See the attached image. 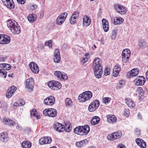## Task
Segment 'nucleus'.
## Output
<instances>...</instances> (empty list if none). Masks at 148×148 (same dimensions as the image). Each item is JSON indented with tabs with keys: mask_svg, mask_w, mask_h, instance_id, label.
<instances>
[{
	"mask_svg": "<svg viewBox=\"0 0 148 148\" xmlns=\"http://www.w3.org/2000/svg\"><path fill=\"white\" fill-rule=\"evenodd\" d=\"M3 122L5 124L10 125L11 126H14L15 125V123L14 121L5 118L3 120Z\"/></svg>",
	"mask_w": 148,
	"mask_h": 148,
	"instance_id": "34",
	"label": "nucleus"
},
{
	"mask_svg": "<svg viewBox=\"0 0 148 148\" xmlns=\"http://www.w3.org/2000/svg\"><path fill=\"white\" fill-rule=\"evenodd\" d=\"M114 68H116V70H121L120 66L118 64H116Z\"/></svg>",
	"mask_w": 148,
	"mask_h": 148,
	"instance_id": "55",
	"label": "nucleus"
},
{
	"mask_svg": "<svg viewBox=\"0 0 148 148\" xmlns=\"http://www.w3.org/2000/svg\"><path fill=\"white\" fill-rule=\"evenodd\" d=\"M3 35H0V44H2V39H3Z\"/></svg>",
	"mask_w": 148,
	"mask_h": 148,
	"instance_id": "58",
	"label": "nucleus"
},
{
	"mask_svg": "<svg viewBox=\"0 0 148 148\" xmlns=\"http://www.w3.org/2000/svg\"><path fill=\"white\" fill-rule=\"evenodd\" d=\"M48 86L51 89L57 90L60 89L62 87L60 82L55 81L52 80L48 83Z\"/></svg>",
	"mask_w": 148,
	"mask_h": 148,
	"instance_id": "5",
	"label": "nucleus"
},
{
	"mask_svg": "<svg viewBox=\"0 0 148 148\" xmlns=\"http://www.w3.org/2000/svg\"><path fill=\"white\" fill-rule=\"evenodd\" d=\"M115 10L121 14H124L126 12V8L123 5L116 4L114 5Z\"/></svg>",
	"mask_w": 148,
	"mask_h": 148,
	"instance_id": "11",
	"label": "nucleus"
},
{
	"mask_svg": "<svg viewBox=\"0 0 148 148\" xmlns=\"http://www.w3.org/2000/svg\"><path fill=\"white\" fill-rule=\"evenodd\" d=\"M29 67L32 71L34 73H37L39 71L38 66L34 62H30L29 64Z\"/></svg>",
	"mask_w": 148,
	"mask_h": 148,
	"instance_id": "13",
	"label": "nucleus"
},
{
	"mask_svg": "<svg viewBox=\"0 0 148 148\" xmlns=\"http://www.w3.org/2000/svg\"><path fill=\"white\" fill-rule=\"evenodd\" d=\"M19 105L20 106H24L25 104V102L23 99H21L19 102V103H18Z\"/></svg>",
	"mask_w": 148,
	"mask_h": 148,
	"instance_id": "52",
	"label": "nucleus"
},
{
	"mask_svg": "<svg viewBox=\"0 0 148 148\" xmlns=\"http://www.w3.org/2000/svg\"><path fill=\"white\" fill-rule=\"evenodd\" d=\"M126 53H122V61L124 63L127 62L128 61L129 59H127L126 56L125 55Z\"/></svg>",
	"mask_w": 148,
	"mask_h": 148,
	"instance_id": "44",
	"label": "nucleus"
},
{
	"mask_svg": "<svg viewBox=\"0 0 148 148\" xmlns=\"http://www.w3.org/2000/svg\"><path fill=\"white\" fill-rule=\"evenodd\" d=\"M83 128L81 132L80 135H87L89 132L90 129L88 125L83 126Z\"/></svg>",
	"mask_w": 148,
	"mask_h": 148,
	"instance_id": "24",
	"label": "nucleus"
},
{
	"mask_svg": "<svg viewBox=\"0 0 148 148\" xmlns=\"http://www.w3.org/2000/svg\"><path fill=\"white\" fill-rule=\"evenodd\" d=\"M110 73V69L107 67L106 68L104 72V74L105 75L107 76L109 75Z\"/></svg>",
	"mask_w": 148,
	"mask_h": 148,
	"instance_id": "50",
	"label": "nucleus"
},
{
	"mask_svg": "<svg viewBox=\"0 0 148 148\" xmlns=\"http://www.w3.org/2000/svg\"><path fill=\"white\" fill-rule=\"evenodd\" d=\"M111 21H113V24L115 25L120 24L123 22V19L121 17H116L111 18Z\"/></svg>",
	"mask_w": 148,
	"mask_h": 148,
	"instance_id": "21",
	"label": "nucleus"
},
{
	"mask_svg": "<svg viewBox=\"0 0 148 148\" xmlns=\"http://www.w3.org/2000/svg\"><path fill=\"white\" fill-rule=\"evenodd\" d=\"M121 136V133L120 132H114L112 134V140H115L120 138Z\"/></svg>",
	"mask_w": 148,
	"mask_h": 148,
	"instance_id": "33",
	"label": "nucleus"
},
{
	"mask_svg": "<svg viewBox=\"0 0 148 148\" xmlns=\"http://www.w3.org/2000/svg\"><path fill=\"white\" fill-rule=\"evenodd\" d=\"M137 144L140 147L144 148L146 147V144L145 141L140 138H137L135 140Z\"/></svg>",
	"mask_w": 148,
	"mask_h": 148,
	"instance_id": "22",
	"label": "nucleus"
},
{
	"mask_svg": "<svg viewBox=\"0 0 148 148\" xmlns=\"http://www.w3.org/2000/svg\"><path fill=\"white\" fill-rule=\"evenodd\" d=\"M7 72L4 70L0 69V77L5 78L6 77Z\"/></svg>",
	"mask_w": 148,
	"mask_h": 148,
	"instance_id": "43",
	"label": "nucleus"
},
{
	"mask_svg": "<svg viewBox=\"0 0 148 148\" xmlns=\"http://www.w3.org/2000/svg\"><path fill=\"white\" fill-rule=\"evenodd\" d=\"M3 4L9 9L13 8L14 5L13 0H1Z\"/></svg>",
	"mask_w": 148,
	"mask_h": 148,
	"instance_id": "16",
	"label": "nucleus"
},
{
	"mask_svg": "<svg viewBox=\"0 0 148 148\" xmlns=\"http://www.w3.org/2000/svg\"><path fill=\"white\" fill-rule=\"evenodd\" d=\"M67 15V13L66 12H64L60 15L56 20L57 24L59 25H61L64 21Z\"/></svg>",
	"mask_w": 148,
	"mask_h": 148,
	"instance_id": "10",
	"label": "nucleus"
},
{
	"mask_svg": "<svg viewBox=\"0 0 148 148\" xmlns=\"http://www.w3.org/2000/svg\"><path fill=\"white\" fill-rule=\"evenodd\" d=\"M92 94L91 92L88 91H85L79 95L78 99L80 101L84 102L89 100L92 98Z\"/></svg>",
	"mask_w": 148,
	"mask_h": 148,
	"instance_id": "3",
	"label": "nucleus"
},
{
	"mask_svg": "<svg viewBox=\"0 0 148 148\" xmlns=\"http://www.w3.org/2000/svg\"><path fill=\"white\" fill-rule=\"evenodd\" d=\"M107 121L109 123H113L116 121V118L114 115H107Z\"/></svg>",
	"mask_w": 148,
	"mask_h": 148,
	"instance_id": "25",
	"label": "nucleus"
},
{
	"mask_svg": "<svg viewBox=\"0 0 148 148\" xmlns=\"http://www.w3.org/2000/svg\"><path fill=\"white\" fill-rule=\"evenodd\" d=\"M110 98L109 97L104 98L103 99V101L106 104H107L110 102Z\"/></svg>",
	"mask_w": 148,
	"mask_h": 148,
	"instance_id": "46",
	"label": "nucleus"
},
{
	"mask_svg": "<svg viewBox=\"0 0 148 148\" xmlns=\"http://www.w3.org/2000/svg\"><path fill=\"white\" fill-rule=\"evenodd\" d=\"M125 50H123L122 53H126V55H125L126 56V58L127 59H129V57L130 56V54L129 53H127Z\"/></svg>",
	"mask_w": 148,
	"mask_h": 148,
	"instance_id": "54",
	"label": "nucleus"
},
{
	"mask_svg": "<svg viewBox=\"0 0 148 148\" xmlns=\"http://www.w3.org/2000/svg\"><path fill=\"white\" fill-rule=\"evenodd\" d=\"M123 114L126 117L128 116L130 114V110L128 109H125L124 110Z\"/></svg>",
	"mask_w": 148,
	"mask_h": 148,
	"instance_id": "47",
	"label": "nucleus"
},
{
	"mask_svg": "<svg viewBox=\"0 0 148 148\" xmlns=\"http://www.w3.org/2000/svg\"><path fill=\"white\" fill-rule=\"evenodd\" d=\"M83 128V126H79L76 127L74 129V132L76 134L80 135V132Z\"/></svg>",
	"mask_w": 148,
	"mask_h": 148,
	"instance_id": "37",
	"label": "nucleus"
},
{
	"mask_svg": "<svg viewBox=\"0 0 148 148\" xmlns=\"http://www.w3.org/2000/svg\"><path fill=\"white\" fill-rule=\"evenodd\" d=\"M102 23L103 26L108 25V23L106 19L103 18L102 19Z\"/></svg>",
	"mask_w": 148,
	"mask_h": 148,
	"instance_id": "51",
	"label": "nucleus"
},
{
	"mask_svg": "<svg viewBox=\"0 0 148 148\" xmlns=\"http://www.w3.org/2000/svg\"><path fill=\"white\" fill-rule=\"evenodd\" d=\"M13 106L14 107V108H16L17 106H19L18 103L15 102L14 103Z\"/></svg>",
	"mask_w": 148,
	"mask_h": 148,
	"instance_id": "57",
	"label": "nucleus"
},
{
	"mask_svg": "<svg viewBox=\"0 0 148 148\" xmlns=\"http://www.w3.org/2000/svg\"><path fill=\"white\" fill-rule=\"evenodd\" d=\"M118 74H119L118 73H116V72H113V73H112L113 76H114V77H117L118 75Z\"/></svg>",
	"mask_w": 148,
	"mask_h": 148,
	"instance_id": "62",
	"label": "nucleus"
},
{
	"mask_svg": "<svg viewBox=\"0 0 148 148\" xmlns=\"http://www.w3.org/2000/svg\"><path fill=\"white\" fill-rule=\"evenodd\" d=\"M139 70L137 68H134L128 72V76L131 77L133 76H136L138 74Z\"/></svg>",
	"mask_w": 148,
	"mask_h": 148,
	"instance_id": "20",
	"label": "nucleus"
},
{
	"mask_svg": "<svg viewBox=\"0 0 148 148\" xmlns=\"http://www.w3.org/2000/svg\"><path fill=\"white\" fill-rule=\"evenodd\" d=\"M118 148H125V147L123 145L121 144L118 146Z\"/></svg>",
	"mask_w": 148,
	"mask_h": 148,
	"instance_id": "59",
	"label": "nucleus"
},
{
	"mask_svg": "<svg viewBox=\"0 0 148 148\" xmlns=\"http://www.w3.org/2000/svg\"><path fill=\"white\" fill-rule=\"evenodd\" d=\"M52 139L50 137H44L41 138L39 141V143L42 145L48 144L51 143Z\"/></svg>",
	"mask_w": 148,
	"mask_h": 148,
	"instance_id": "15",
	"label": "nucleus"
},
{
	"mask_svg": "<svg viewBox=\"0 0 148 148\" xmlns=\"http://www.w3.org/2000/svg\"><path fill=\"white\" fill-rule=\"evenodd\" d=\"M54 128L57 132H61L64 131V125L59 123H56L53 125Z\"/></svg>",
	"mask_w": 148,
	"mask_h": 148,
	"instance_id": "14",
	"label": "nucleus"
},
{
	"mask_svg": "<svg viewBox=\"0 0 148 148\" xmlns=\"http://www.w3.org/2000/svg\"><path fill=\"white\" fill-rule=\"evenodd\" d=\"M136 92L137 93H138L140 95H141V96L143 95V91L141 87H138L136 90Z\"/></svg>",
	"mask_w": 148,
	"mask_h": 148,
	"instance_id": "45",
	"label": "nucleus"
},
{
	"mask_svg": "<svg viewBox=\"0 0 148 148\" xmlns=\"http://www.w3.org/2000/svg\"><path fill=\"white\" fill-rule=\"evenodd\" d=\"M64 125V131L66 132H69L72 129V126L69 122H66Z\"/></svg>",
	"mask_w": 148,
	"mask_h": 148,
	"instance_id": "28",
	"label": "nucleus"
},
{
	"mask_svg": "<svg viewBox=\"0 0 148 148\" xmlns=\"http://www.w3.org/2000/svg\"><path fill=\"white\" fill-rule=\"evenodd\" d=\"M101 63L100 59L97 58L94 59L92 65L95 75L96 77L97 78L101 77L103 72V68L101 64Z\"/></svg>",
	"mask_w": 148,
	"mask_h": 148,
	"instance_id": "1",
	"label": "nucleus"
},
{
	"mask_svg": "<svg viewBox=\"0 0 148 148\" xmlns=\"http://www.w3.org/2000/svg\"><path fill=\"white\" fill-rule=\"evenodd\" d=\"M7 26L14 34H18L21 32V27L18 23L13 20H8L7 22Z\"/></svg>",
	"mask_w": 148,
	"mask_h": 148,
	"instance_id": "2",
	"label": "nucleus"
},
{
	"mask_svg": "<svg viewBox=\"0 0 148 148\" xmlns=\"http://www.w3.org/2000/svg\"><path fill=\"white\" fill-rule=\"evenodd\" d=\"M30 115L32 117H36L37 119H40V115L36 111L35 109H33L31 111Z\"/></svg>",
	"mask_w": 148,
	"mask_h": 148,
	"instance_id": "30",
	"label": "nucleus"
},
{
	"mask_svg": "<svg viewBox=\"0 0 148 148\" xmlns=\"http://www.w3.org/2000/svg\"><path fill=\"white\" fill-rule=\"evenodd\" d=\"M124 50H125V51H126L127 52V53H129L130 54L131 51H130V49H124Z\"/></svg>",
	"mask_w": 148,
	"mask_h": 148,
	"instance_id": "63",
	"label": "nucleus"
},
{
	"mask_svg": "<svg viewBox=\"0 0 148 148\" xmlns=\"http://www.w3.org/2000/svg\"><path fill=\"white\" fill-rule=\"evenodd\" d=\"M16 87L12 86L9 88L6 93V96L8 98H10L16 90Z\"/></svg>",
	"mask_w": 148,
	"mask_h": 148,
	"instance_id": "17",
	"label": "nucleus"
},
{
	"mask_svg": "<svg viewBox=\"0 0 148 148\" xmlns=\"http://www.w3.org/2000/svg\"><path fill=\"white\" fill-rule=\"evenodd\" d=\"M137 117L138 119H140V120L142 119V116H141V114L140 113H138V114Z\"/></svg>",
	"mask_w": 148,
	"mask_h": 148,
	"instance_id": "61",
	"label": "nucleus"
},
{
	"mask_svg": "<svg viewBox=\"0 0 148 148\" xmlns=\"http://www.w3.org/2000/svg\"><path fill=\"white\" fill-rule=\"evenodd\" d=\"M88 143V140L85 139L81 141L77 142L75 143V145L78 147H81L85 145Z\"/></svg>",
	"mask_w": 148,
	"mask_h": 148,
	"instance_id": "26",
	"label": "nucleus"
},
{
	"mask_svg": "<svg viewBox=\"0 0 148 148\" xmlns=\"http://www.w3.org/2000/svg\"><path fill=\"white\" fill-rule=\"evenodd\" d=\"M146 78L148 80V70L147 71L146 73Z\"/></svg>",
	"mask_w": 148,
	"mask_h": 148,
	"instance_id": "64",
	"label": "nucleus"
},
{
	"mask_svg": "<svg viewBox=\"0 0 148 148\" xmlns=\"http://www.w3.org/2000/svg\"><path fill=\"white\" fill-rule=\"evenodd\" d=\"M100 119L97 116L93 117L91 122V124L93 125H97L99 122Z\"/></svg>",
	"mask_w": 148,
	"mask_h": 148,
	"instance_id": "32",
	"label": "nucleus"
},
{
	"mask_svg": "<svg viewBox=\"0 0 148 148\" xmlns=\"http://www.w3.org/2000/svg\"><path fill=\"white\" fill-rule=\"evenodd\" d=\"M52 40H50L49 41H47L45 43V45L46 46H48L49 47H51L52 45Z\"/></svg>",
	"mask_w": 148,
	"mask_h": 148,
	"instance_id": "49",
	"label": "nucleus"
},
{
	"mask_svg": "<svg viewBox=\"0 0 148 148\" xmlns=\"http://www.w3.org/2000/svg\"><path fill=\"white\" fill-rule=\"evenodd\" d=\"M8 140V138L6 133H2L0 134V140L6 143Z\"/></svg>",
	"mask_w": 148,
	"mask_h": 148,
	"instance_id": "27",
	"label": "nucleus"
},
{
	"mask_svg": "<svg viewBox=\"0 0 148 148\" xmlns=\"http://www.w3.org/2000/svg\"><path fill=\"white\" fill-rule=\"evenodd\" d=\"M117 32L116 31L114 30L112 31V39H114L116 36Z\"/></svg>",
	"mask_w": 148,
	"mask_h": 148,
	"instance_id": "48",
	"label": "nucleus"
},
{
	"mask_svg": "<svg viewBox=\"0 0 148 148\" xmlns=\"http://www.w3.org/2000/svg\"><path fill=\"white\" fill-rule=\"evenodd\" d=\"M3 37L2 44L8 43L10 42L11 39L9 36L3 35Z\"/></svg>",
	"mask_w": 148,
	"mask_h": 148,
	"instance_id": "35",
	"label": "nucleus"
},
{
	"mask_svg": "<svg viewBox=\"0 0 148 148\" xmlns=\"http://www.w3.org/2000/svg\"><path fill=\"white\" fill-rule=\"evenodd\" d=\"M17 2L21 4H24L25 2V0H17Z\"/></svg>",
	"mask_w": 148,
	"mask_h": 148,
	"instance_id": "56",
	"label": "nucleus"
},
{
	"mask_svg": "<svg viewBox=\"0 0 148 148\" xmlns=\"http://www.w3.org/2000/svg\"><path fill=\"white\" fill-rule=\"evenodd\" d=\"M100 105V102L98 100L93 101L89 105L88 110L90 112H92L95 110Z\"/></svg>",
	"mask_w": 148,
	"mask_h": 148,
	"instance_id": "6",
	"label": "nucleus"
},
{
	"mask_svg": "<svg viewBox=\"0 0 148 148\" xmlns=\"http://www.w3.org/2000/svg\"><path fill=\"white\" fill-rule=\"evenodd\" d=\"M139 45L140 47L143 48L146 45L145 42L143 40H140L138 42Z\"/></svg>",
	"mask_w": 148,
	"mask_h": 148,
	"instance_id": "42",
	"label": "nucleus"
},
{
	"mask_svg": "<svg viewBox=\"0 0 148 148\" xmlns=\"http://www.w3.org/2000/svg\"><path fill=\"white\" fill-rule=\"evenodd\" d=\"M78 15L77 11L74 12L73 13L70 19V22L71 24L73 25L76 23V19Z\"/></svg>",
	"mask_w": 148,
	"mask_h": 148,
	"instance_id": "19",
	"label": "nucleus"
},
{
	"mask_svg": "<svg viewBox=\"0 0 148 148\" xmlns=\"http://www.w3.org/2000/svg\"><path fill=\"white\" fill-rule=\"evenodd\" d=\"M120 70H116V68H114L113 69V71L116 72V73L119 74Z\"/></svg>",
	"mask_w": 148,
	"mask_h": 148,
	"instance_id": "60",
	"label": "nucleus"
},
{
	"mask_svg": "<svg viewBox=\"0 0 148 148\" xmlns=\"http://www.w3.org/2000/svg\"><path fill=\"white\" fill-rule=\"evenodd\" d=\"M125 102L127 105L130 108H133L135 106L134 103L129 98H127L125 99Z\"/></svg>",
	"mask_w": 148,
	"mask_h": 148,
	"instance_id": "29",
	"label": "nucleus"
},
{
	"mask_svg": "<svg viewBox=\"0 0 148 148\" xmlns=\"http://www.w3.org/2000/svg\"><path fill=\"white\" fill-rule=\"evenodd\" d=\"M1 66H3V68L5 70H10L11 68V66L8 64L3 63L0 64Z\"/></svg>",
	"mask_w": 148,
	"mask_h": 148,
	"instance_id": "41",
	"label": "nucleus"
},
{
	"mask_svg": "<svg viewBox=\"0 0 148 148\" xmlns=\"http://www.w3.org/2000/svg\"><path fill=\"white\" fill-rule=\"evenodd\" d=\"M65 104L67 107H70L72 105V102L71 99L67 98L65 100Z\"/></svg>",
	"mask_w": 148,
	"mask_h": 148,
	"instance_id": "39",
	"label": "nucleus"
},
{
	"mask_svg": "<svg viewBox=\"0 0 148 148\" xmlns=\"http://www.w3.org/2000/svg\"><path fill=\"white\" fill-rule=\"evenodd\" d=\"M91 22V20L87 15H85L83 18V25L86 27L89 26Z\"/></svg>",
	"mask_w": 148,
	"mask_h": 148,
	"instance_id": "23",
	"label": "nucleus"
},
{
	"mask_svg": "<svg viewBox=\"0 0 148 148\" xmlns=\"http://www.w3.org/2000/svg\"><path fill=\"white\" fill-rule=\"evenodd\" d=\"M34 80L32 77L27 79L26 82V87L29 92L32 91L34 87Z\"/></svg>",
	"mask_w": 148,
	"mask_h": 148,
	"instance_id": "7",
	"label": "nucleus"
},
{
	"mask_svg": "<svg viewBox=\"0 0 148 148\" xmlns=\"http://www.w3.org/2000/svg\"><path fill=\"white\" fill-rule=\"evenodd\" d=\"M104 31L106 32H107L109 30V25H104L103 26Z\"/></svg>",
	"mask_w": 148,
	"mask_h": 148,
	"instance_id": "53",
	"label": "nucleus"
},
{
	"mask_svg": "<svg viewBox=\"0 0 148 148\" xmlns=\"http://www.w3.org/2000/svg\"><path fill=\"white\" fill-rule=\"evenodd\" d=\"M145 81L144 77L139 76H138L134 80V82L137 86H142L144 84Z\"/></svg>",
	"mask_w": 148,
	"mask_h": 148,
	"instance_id": "9",
	"label": "nucleus"
},
{
	"mask_svg": "<svg viewBox=\"0 0 148 148\" xmlns=\"http://www.w3.org/2000/svg\"><path fill=\"white\" fill-rule=\"evenodd\" d=\"M31 146V142L28 141H24L22 143V146L23 148H30Z\"/></svg>",
	"mask_w": 148,
	"mask_h": 148,
	"instance_id": "31",
	"label": "nucleus"
},
{
	"mask_svg": "<svg viewBox=\"0 0 148 148\" xmlns=\"http://www.w3.org/2000/svg\"><path fill=\"white\" fill-rule=\"evenodd\" d=\"M54 75L58 79L61 80H66L68 79V76L66 74L63 72L60 71H56L54 73Z\"/></svg>",
	"mask_w": 148,
	"mask_h": 148,
	"instance_id": "8",
	"label": "nucleus"
},
{
	"mask_svg": "<svg viewBox=\"0 0 148 148\" xmlns=\"http://www.w3.org/2000/svg\"><path fill=\"white\" fill-rule=\"evenodd\" d=\"M54 61L56 63H59L61 59L60 51L56 49L55 50L54 53Z\"/></svg>",
	"mask_w": 148,
	"mask_h": 148,
	"instance_id": "18",
	"label": "nucleus"
},
{
	"mask_svg": "<svg viewBox=\"0 0 148 148\" xmlns=\"http://www.w3.org/2000/svg\"><path fill=\"white\" fill-rule=\"evenodd\" d=\"M55 102V97L52 96H50L45 99L44 101V103L47 105L52 106Z\"/></svg>",
	"mask_w": 148,
	"mask_h": 148,
	"instance_id": "12",
	"label": "nucleus"
},
{
	"mask_svg": "<svg viewBox=\"0 0 148 148\" xmlns=\"http://www.w3.org/2000/svg\"><path fill=\"white\" fill-rule=\"evenodd\" d=\"M29 21L31 23L34 22L36 20V18L33 15L30 14L27 17Z\"/></svg>",
	"mask_w": 148,
	"mask_h": 148,
	"instance_id": "40",
	"label": "nucleus"
},
{
	"mask_svg": "<svg viewBox=\"0 0 148 148\" xmlns=\"http://www.w3.org/2000/svg\"><path fill=\"white\" fill-rule=\"evenodd\" d=\"M90 55L88 53H86L84 56L83 57L81 60L82 63L84 64L88 60L89 57Z\"/></svg>",
	"mask_w": 148,
	"mask_h": 148,
	"instance_id": "38",
	"label": "nucleus"
},
{
	"mask_svg": "<svg viewBox=\"0 0 148 148\" xmlns=\"http://www.w3.org/2000/svg\"><path fill=\"white\" fill-rule=\"evenodd\" d=\"M45 116L50 117H55L57 115L56 110L53 108H47L44 109L43 112Z\"/></svg>",
	"mask_w": 148,
	"mask_h": 148,
	"instance_id": "4",
	"label": "nucleus"
},
{
	"mask_svg": "<svg viewBox=\"0 0 148 148\" xmlns=\"http://www.w3.org/2000/svg\"><path fill=\"white\" fill-rule=\"evenodd\" d=\"M125 81L123 80H121L119 81L118 84L116 85V88L117 89H119L124 86L125 84Z\"/></svg>",
	"mask_w": 148,
	"mask_h": 148,
	"instance_id": "36",
	"label": "nucleus"
}]
</instances>
